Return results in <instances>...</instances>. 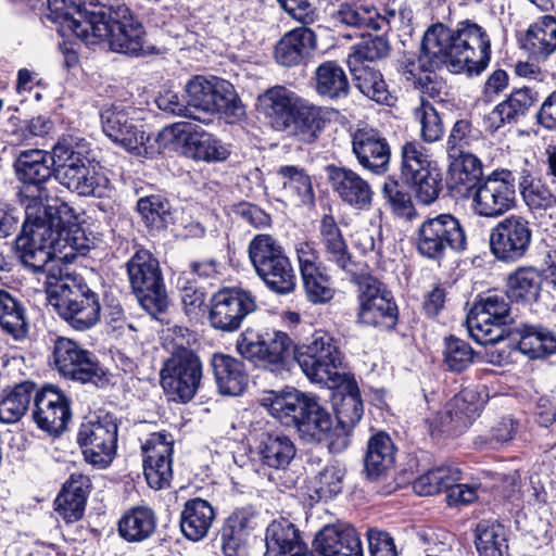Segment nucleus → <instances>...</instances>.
Segmentation results:
<instances>
[{"mask_svg":"<svg viewBox=\"0 0 556 556\" xmlns=\"http://www.w3.org/2000/svg\"><path fill=\"white\" fill-rule=\"evenodd\" d=\"M316 92L328 99L349 94L350 83L343 67L336 61H325L315 71Z\"/></svg>","mask_w":556,"mask_h":556,"instance_id":"nucleus-48","label":"nucleus"},{"mask_svg":"<svg viewBox=\"0 0 556 556\" xmlns=\"http://www.w3.org/2000/svg\"><path fill=\"white\" fill-rule=\"evenodd\" d=\"M302 543L299 529L290 520H273L265 531L264 556H288L293 551H299Z\"/></svg>","mask_w":556,"mask_h":556,"instance_id":"nucleus-41","label":"nucleus"},{"mask_svg":"<svg viewBox=\"0 0 556 556\" xmlns=\"http://www.w3.org/2000/svg\"><path fill=\"white\" fill-rule=\"evenodd\" d=\"M143 473L148 484L154 490L169 485L173 478L174 440L172 434L162 431L150 434L142 444Z\"/></svg>","mask_w":556,"mask_h":556,"instance_id":"nucleus-23","label":"nucleus"},{"mask_svg":"<svg viewBox=\"0 0 556 556\" xmlns=\"http://www.w3.org/2000/svg\"><path fill=\"white\" fill-rule=\"evenodd\" d=\"M170 132L182 142V153L192 160L207 163L225 161L229 146L214 135L191 123H176Z\"/></svg>","mask_w":556,"mask_h":556,"instance_id":"nucleus-24","label":"nucleus"},{"mask_svg":"<svg viewBox=\"0 0 556 556\" xmlns=\"http://www.w3.org/2000/svg\"><path fill=\"white\" fill-rule=\"evenodd\" d=\"M327 180L334 194L346 206L356 211H369L375 191L367 179L354 169L329 164L325 167Z\"/></svg>","mask_w":556,"mask_h":556,"instance_id":"nucleus-22","label":"nucleus"},{"mask_svg":"<svg viewBox=\"0 0 556 556\" xmlns=\"http://www.w3.org/2000/svg\"><path fill=\"white\" fill-rule=\"evenodd\" d=\"M211 366L217 390L223 395H241L248 387L249 375L240 359L215 353L211 358Z\"/></svg>","mask_w":556,"mask_h":556,"instance_id":"nucleus-33","label":"nucleus"},{"mask_svg":"<svg viewBox=\"0 0 556 556\" xmlns=\"http://www.w3.org/2000/svg\"><path fill=\"white\" fill-rule=\"evenodd\" d=\"M60 184L68 190L83 197H106L110 191V180L92 162L61 178Z\"/></svg>","mask_w":556,"mask_h":556,"instance_id":"nucleus-37","label":"nucleus"},{"mask_svg":"<svg viewBox=\"0 0 556 556\" xmlns=\"http://www.w3.org/2000/svg\"><path fill=\"white\" fill-rule=\"evenodd\" d=\"M278 175L282 179L283 189L296 195L302 203H309L314 199L309 176L300 167L281 166Z\"/></svg>","mask_w":556,"mask_h":556,"instance_id":"nucleus-64","label":"nucleus"},{"mask_svg":"<svg viewBox=\"0 0 556 556\" xmlns=\"http://www.w3.org/2000/svg\"><path fill=\"white\" fill-rule=\"evenodd\" d=\"M269 414L287 427L296 428L301 439L307 443L336 440L333 421L329 412L314 397L288 389L270 392L264 400Z\"/></svg>","mask_w":556,"mask_h":556,"instance_id":"nucleus-3","label":"nucleus"},{"mask_svg":"<svg viewBox=\"0 0 556 556\" xmlns=\"http://www.w3.org/2000/svg\"><path fill=\"white\" fill-rule=\"evenodd\" d=\"M305 296L312 304H327L336 295L334 283L329 275L319 270L302 276Z\"/></svg>","mask_w":556,"mask_h":556,"instance_id":"nucleus-62","label":"nucleus"},{"mask_svg":"<svg viewBox=\"0 0 556 556\" xmlns=\"http://www.w3.org/2000/svg\"><path fill=\"white\" fill-rule=\"evenodd\" d=\"M319 241L327 261L351 271L353 262L343 235L332 215H325L319 225Z\"/></svg>","mask_w":556,"mask_h":556,"instance_id":"nucleus-40","label":"nucleus"},{"mask_svg":"<svg viewBox=\"0 0 556 556\" xmlns=\"http://www.w3.org/2000/svg\"><path fill=\"white\" fill-rule=\"evenodd\" d=\"M534 59L544 60L556 50V18L545 15L531 24L521 41Z\"/></svg>","mask_w":556,"mask_h":556,"instance_id":"nucleus-42","label":"nucleus"},{"mask_svg":"<svg viewBox=\"0 0 556 556\" xmlns=\"http://www.w3.org/2000/svg\"><path fill=\"white\" fill-rule=\"evenodd\" d=\"M91 489L90 479L83 473H72L54 501V510L67 523L81 519Z\"/></svg>","mask_w":556,"mask_h":556,"instance_id":"nucleus-32","label":"nucleus"},{"mask_svg":"<svg viewBox=\"0 0 556 556\" xmlns=\"http://www.w3.org/2000/svg\"><path fill=\"white\" fill-rule=\"evenodd\" d=\"M352 152L358 165L374 175L381 176L390 169V144L375 128H358L353 132Z\"/></svg>","mask_w":556,"mask_h":556,"instance_id":"nucleus-25","label":"nucleus"},{"mask_svg":"<svg viewBox=\"0 0 556 556\" xmlns=\"http://www.w3.org/2000/svg\"><path fill=\"white\" fill-rule=\"evenodd\" d=\"M214 519L215 510L207 501L191 498L180 513V530L186 539L197 542L207 535Z\"/></svg>","mask_w":556,"mask_h":556,"instance_id":"nucleus-36","label":"nucleus"},{"mask_svg":"<svg viewBox=\"0 0 556 556\" xmlns=\"http://www.w3.org/2000/svg\"><path fill=\"white\" fill-rule=\"evenodd\" d=\"M203 376L202 362L191 349L179 346L160 370L164 392L176 402L187 403L198 392Z\"/></svg>","mask_w":556,"mask_h":556,"instance_id":"nucleus-9","label":"nucleus"},{"mask_svg":"<svg viewBox=\"0 0 556 556\" xmlns=\"http://www.w3.org/2000/svg\"><path fill=\"white\" fill-rule=\"evenodd\" d=\"M36 392V384L31 381H23L4 391L0 399V421L3 424L18 421L27 412Z\"/></svg>","mask_w":556,"mask_h":556,"instance_id":"nucleus-49","label":"nucleus"},{"mask_svg":"<svg viewBox=\"0 0 556 556\" xmlns=\"http://www.w3.org/2000/svg\"><path fill=\"white\" fill-rule=\"evenodd\" d=\"M295 455L294 442L283 433H264L257 445L258 459L269 469L268 479L277 486L289 489L294 484L288 471Z\"/></svg>","mask_w":556,"mask_h":556,"instance_id":"nucleus-20","label":"nucleus"},{"mask_svg":"<svg viewBox=\"0 0 556 556\" xmlns=\"http://www.w3.org/2000/svg\"><path fill=\"white\" fill-rule=\"evenodd\" d=\"M475 544L479 556H504L507 548L504 528L495 522L480 521L476 528Z\"/></svg>","mask_w":556,"mask_h":556,"instance_id":"nucleus-56","label":"nucleus"},{"mask_svg":"<svg viewBox=\"0 0 556 556\" xmlns=\"http://www.w3.org/2000/svg\"><path fill=\"white\" fill-rule=\"evenodd\" d=\"M351 72L357 89L380 104L391 105L395 98L389 91L382 74L368 65H353Z\"/></svg>","mask_w":556,"mask_h":556,"instance_id":"nucleus-50","label":"nucleus"},{"mask_svg":"<svg viewBox=\"0 0 556 556\" xmlns=\"http://www.w3.org/2000/svg\"><path fill=\"white\" fill-rule=\"evenodd\" d=\"M472 213L480 217L497 218L516 205V187L513 173L494 170L481 181L468 198Z\"/></svg>","mask_w":556,"mask_h":556,"instance_id":"nucleus-14","label":"nucleus"},{"mask_svg":"<svg viewBox=\"0 0 556 556\" xmlns=\"http://www.w3.org/2000/svg\"><path fill=\"white\" fill-rule=\"evenodd\" d=\"M540 96L530 86L515 88L506 100L498 103L490 114L495 128L506 123L517 122L539 102Z\"/></svg>","mask_w":556,"mask_h":556,"instance_id":"nucleus-38","label":"nucleus"},{"mask_svg":"<svg viewBox=\"0 0 556 556\" xmlns=\"http://www.w3.org/2000/svg\"><path fill=\"white\" fill-rule=\"evenodd\" d=\"M358 293L357 321L384 330H392L399 319V308L391 290L372 276L362 277Z\"/></svg>","mask_w":556,"mask_h":556,"instance_id":"nucleus-13","label":"nucleus"},{"mask_svg":"<svg viewBox=\"0 0 556 556\" xmlns=\"http://www.w3.org/2000/svg\"><path fill=\"white\" fill-rule=\"evenodd\" d=\"M248 253L255 271L285 258L282 245L270 235H257L249 243Z\"/></svg>","mask_w":556,"mask_h":556,"instance_id":"nucleus-55","label":"nucleus"},{"mask_svg":"<svg viewBox=\"0 0 556 556\" xmlns=\"http://www.w3.org/2000/svg\"><path fill=\"white\" fill-rule=\"evenodd\" d=\"M510 312L506 293H489L481 296L467 315L470 337L481 345L494 344L503 339Z\"/></svg>","mask_w":556,"mask_h":556,"instance_id":"nucleus-12","label":"nucleus"},{"mask_svg":"<svg viewBox=\"0 0 556 556\" xmlns=\"http://www.w3.org/2000/svg\"><path fill=\"white\" fill-rule=\"evenodd\" d=\"M303 100L285 86L268 88L257 97V108L278 130L291 128L293 115Z\"/></svg>","mask_w":556,"mask_h":556,"instance_id":"nucleus-29","label":"nucleus"},{"mask_svg":"<svg viewBox=\"0 0 556 556\" xmlns=\"http://www.w3.org/2000/svg\"><path fill=\"white\" fill-rule=\"evenodd\" d=\"M16 176L23 182L21 195L25 205L42 204V200L48 198V190L45 184L50 179L53 169L52 155L45 150L31 149L20 152L14 163Z\"/></svg>","mask_w":556,"mask_h":556,"instance_id":"nucleus-16","label":"nucleus"},{"mask_svg":"<svg viewBox=\"0 0 556 556\" xmlns=\"http://www.w3.org/2000/svg\"><path fill=\"white\" fill-rule=\"evenodd\" d=\"M136 113L135 108L114 103L101 111L100 118L102 130L112 142L130 153L140 154L149 136L135 119Z\"/></svg>","mask_w":556,"mask_h":556,"instance_id":"nucleus-18","label":"nucleus"},{"mask_svg":"<svg viewBox=\"0 0 556 556\" xmlns=\"http://www.w3.org/2000/svg\"><path fill=\"white\" fill-rule=\"evenodd\" d=\"M336 27L386 33L390 18L371 2L351 0L341 2L330 15Z\"/></svg>","mask_w":556,"mask_h":556,"instance_id":"nucleus-27","label":"nucleus"},{"mask_svg":"<svg viewBox=\"0 0 556 556\" xmlns=\"http://www.w3.org/2000/svg\"><path fill=\"white\" fill-rule=\"evenodd\" d=\"M467 248L465 230L454 215L439 214L421 223L416 233V249L430 260H441L447 250L462 252Z\"/></svg>","mask_w":556,"mask_h":556,"instance_id":"nucleus-10","label":"nucleus"},{"mask_svg":"<svg viewBox=\"0 0 556 556\" xmlns=\"http://www.w3.org/2000/svg\"><path fill=\"white\" fill-rule=\"evenodd\" d=\"M333 388L336 391L332 401L338 426L333 431L336 440L331 441V451L338 453L349 446V435L359 422L364 408L359 389L354 379L343 377Z\"/></svg>","mask_w":556,"mask_h":556,"instance_id":"nucleus-19","label":"nucleus"},{"mask_svg":"<svg viewBox=\"0 0 556 556\" xmlns=\"http://www.w3.org/2000/svg\"><path fill=\"white\" fill-rule=\"evenodd\" d=\"M55 303L58 314L72 328L84 331L92 328L100 319L101 305L98 294L83 280L60 279L55 282Z\"/></svg>","mask_w":556,"mask_h":556,"instance_id":"nucleus-5","label":"nucleus"},{"mask_svg":"<svg viewBox=\"0 0 556 556\" xmlns=\"http://www.w3.org/2000/svg\"><path fill=\"white\" fill-rule=\"evenodd\" d=\"M86 45H97L106 40L112 51L131 56L152 53L153 47L146 41V31L141 22L125 4L110 8L109 15H93Z\"/></svg>","mask_w":556,"mask_h":556,"instance_id":"nucleus-4","label":"nucleus"},{"mask_svg":"<svg viewBox=\"0 0 556 556\" xmlns=\"http://www.w3.org/2000/svg\"><path fill=\"white\" fill-rule=\"evenodd\" d=\"M325 126V119L321 117L317 108L307 105L304 101L300 104L296 114L292 118V131L299 140L309 143L317 139Z\"/></svg>","mask_w":556,"mask_h":556,"instance_id":"nucleus-57","label":"nucleus"},{"mask_svg":"<svg viewBox=\"0 0 556 556\" xmlns=\"http://www.w3.org/2000/svg\"><path fill=\"white\" fill-rule=\"evenodd\" d=\"M481 131L469 119H458L454 123L446 140L448 157H459L475 143L481 140Z\"/></svg>","mask_w":556,"mask_h":556,"instance_id":"nucleus-58","label":"nucleus"},{"mask_svg":"<svg viewBox=\"0 0 556 556\" xmlns=\"http://www.w3.org/2000/svg\"><path fill=\"white\" fill-rule=\"evenodd\" d=\"M521 198L531 212H546L556 207V189L533 177L527 169L522 170L518 180Z\"/></svg>","mask_w":556,"mask_h":556,"instance_id":"nucleus-47","label":"nucleus"},{"mask_svg":"<svg viewBox=\"0 0 556 556\" xmlns=\"http://www.w3.org/2000/svg\"><path fill=\"white\" fill-rule=\"evenodd\" d=\"M401 159V174L405 181L437 166L427 150L416 141H408L402 146Z\"/></svg>","mask_w":556,"mask_h":556,"instance_id":"nucleus-60","label":"nucleus"},{"mask_svg":"<svg viewBox=\"0 0 556 556\" xmlns=\"http://www.w3.org/2000/svg\"><path fill=\"white\" fill-rule=\"evenodd\" d=\"M33 418L43 431L58 435L66 428L71 418L67 397L54 387H45L34 396Z\"/></svg>","mask_w":556,"mask_h":556,"instance_id":"nucleus-26","label":"nucleus"},{"mask_svg":"<svg viewBox=\"0 0 556 556\" xmlns=\"http://www.w3.org/2000/svg\"><path fill=\"white\" fill-rule=\"evenodd\" d=\"M255 273L265 286L277 294H289L296 287L295 270L288 256Z\"/></svg>","mask_w":556,"mask_h":556,"instance_id":"nucleus-53","label":"nucleus"},{"mask_svg":"<svg viewBox=\"0 0 556 556\" xmlns=\"http://www.w3.org/2000/svg\"><path fill=\"white\" fill-rule=\"evenodd\" d=\"M530 220L511 214L501 219L490 231V251L500 262L513 264L526 256L532 243Z\"/></svg>","mask_w":556,"mask_h":556,"instance_id":"nucleus-15","label":"nucleus"},{"mask_svg":"<svg viewBox=\"0 0 556 556\" xmlns=\"http://www.w3.org/2000/svg\"><path fill=\"white\" fill-rule=\"evenodd\" d=\"M510 336L529 358H542L556 352V336L545 328L523 324L515 327Z\"/></svg>","mask_w":556,"mask_h":556,"instance_id":"nucleus-39","label":"nucleus"},{"mask_svg":"<svg viewBox=\"0 0 556 556\" xmlns=\"http://www.w3.org/2000/svg\"><path fill=\"white\" fill-rule=\"evenodd\" d=\"M448 160L450 187L457 195L468 199L485 178L481 161L472 153Z\"/></svg>","mask_w":556,"mask_h":556,"instance_id":"nucleus-35","label":"nucleus"},{"mask_svg":"<svg viewBox=\"0 0 556 556\" xmlns=\"http://www.w3.org/2000/svg\"><path fill=\"white\" fill-rule=\"evenodd\" d=\"M460 480V470L453 466H439L419 476L413 489L420 496L435 495Z\"/></svg>","mask_w":556,"mask_h":556,"instance_id":"nucleus-54","label":"nucleus"},{"mask_svg":"<svg viewBox=\"0 0 556 556\" xmlns=\"http://www.w3.org/2000/svg\"><path fill=\"white\" fill-rule=\"evenodd\" d=\"M394 464V445L386 433L372 435L367 444L365 456V472L369 480H378Z\"/></svg>","mask_w":556,"mask_h":556,"instance_id":"nucleus-45","label":"nucleus"},{"mask_svg":"<svg viewBox=\"0 0 556 556\" xmlns=\"http://www.w3.org/2000/svg\"><path fill=\"white\" fill-rule=\"evenodd\" d=\"M317 48V37L313 29L301 26L286 33L277 42L275 59L280 65L292 67L300 65Z\"/></svg>","mask_w":556,"mask_h":556,"instance_id":"nucleus-31","label":"nucleus"},{"mask_svg":"<svg viewBox=\"0 0 556 556\" xmlns=\"http://www.w3.org/2000/svg\"><path fill=\"white\" fill-rule=\"evenodd\" d=\"M256 308L255 296L250 291L241 288H223L211 299L208 320L217 330L233 332Z\"/></svg>","mask_w":556,"mask_h":556,"instance_id":"nucleus-17","label":"nucleus"},{"mask_svg":"<svg viewBox=\"0 0 556 556\" xmlns=\"http://www.w3.org/2000/svg\"><path fill=\"white\" fill-rule=\"evenodd\" d=\"M543 286V271L532 265L518 266L506 278V296L521 304L536 302Z\"/></svg>","mask_w":556,"mask_h":556,"instance_id":"nucleus-34","label":"nucleus"},{"mask_svg":"<svg viewBox=\"0 0 556 556\" xmlns=\"http://www.w3.org/2000/svg\"><path fill=\"white\" fill-rule=\"evenodd\" d=\"M137 210L148 227L164 228L172 220L169 202L160 194L140 198Z\"/></svg>","mask_w":556,"mask_h":556,"instance_id":"nucleus-61","label":"nucleus"},{"mask_svg":"<svg viewBox=\"0 0 556 556\" xmlns=\"http://www.w3.org/2000/svg\"><path fill=\"white\" fill-rule=\"evenodd\" d=\"M61 210L48 205H27L24 222V235L16 239V250L25 267L34 273H47L48 278L60 279L61 268L58 262L72 261L77 255H85L89 247L78 242L77 236H72L61 217Z\"/></svg>","mask_w":556,"mask_h":556,"instance_id":"nucleus-2","label":"nucleus"},{"mask_svg":"<svg viewBox=\"0 0 556 556\" xmlns=\"http://www.w3.org/2000/svg\"><path fill=\"white\" fill-rule=\"evenodd\" d=\"M345 469L339 465L326 466L314 479L313 489L318 500L334 498L343 490Z\"/></svg>","mask_w":556,"mask_h":556,"instance_id":"nucleus-63","label":"nucleus"},{"mask_svg":"<svg viewBox=\"0 0 556 556\" xmlns=\"http://www.w3.org/2000/svg\"><path fill=\"white\" fill-rule=\"evenodd\" d=\"M316 556H364L356 529L345 523L326 525L315 535Z\"/></svg>","mask_w":556,"mask_h":556,"instance_id":"nucleus-28","label":"nucleus"},{"mask_svg":"<svg viewBox=\"0 0 556 556\" xmlns=\"http://www.w3.org/2000/svg\"><path fill=\"white\" fill-rule=\"evenodd\" d=\"M127 275L140 305L152 316L168 306L159 261L148 251L138 250L126 264Z\"/></svg>","mask_w":556,"mask_h":556,"instance_id":"nucleus-7","label":"nucleus"},{"mask_svg":"<svg viewBox=\"0 0 556 556\" xmlns=\"http://www.w3.org/2000/svg\"><path fill=\"white\" fill-rule=\"evenodd\" d=\"M53 166L56 178L68 175L92 162L89 157V148L85 141H75L73 138L59 140L52 149Z\"/></svg>","mask_w":556,"mask_h":556,"instance_id":"nucleus-44","label":"nucleus"},{"mask_svg":"<svg viewBox=\"0 0 556 556\" xmlns=\"http://www.w3.org/2000/svg\"><path fill=\"white\" fill-rule=\"evenodd\" d=\"M484 400L472 388L463 389L446 405L440 420L444 431L457 432L468 428L480 415Z\"/></svg>","mask_w":556,"mask_h":556,"instance_id":"nucleus-30","label":"nucleus"},{"mask_svg":"<svg viewBox=\"0 0 556 556\" xmlns=\"http://www.w3.org/2000/svg\"><path fill=\"white\" fill-rule=\"evenodd\" d=\"M156 529V516L147 506H137L127 510L118 522L119 535L127 542H142Z\"/></svg>","mask_w":556,"mask_h":556,"instance_id":"nucleus-46","label":"nucleus"},{"mask_svg":"<svg viewBox=\"0 0 556 556\" xmlns=\"http://www.w3.org/2000/svg\"><path fill=\"white\" fill-rule=\"evenodd\" d=\"M190 109L219 113L229 123L244 115V106L228 80L211 76H194L185 87Z\"/></svg>","mask_w":556,"mask_h":556,"instance_id":"nucleus-6","label":"nucleus"},{"mask_svg":"<svg viewBox=\"0 0 556 556\" xmlns=\"http://www.w3.org/2000/svg\"><path fill=\"white\" fill-rule=\"evenodd\" d=\"M46 4L49 20L64 24L77 38L86 42L90 27L83 25H87L89 22L78 16V7L75 0H46Z\"/></svg>","mask_w":556,"mask_h":556,"instance_id":"nucleus-52","label":"nucleus"},{"mask_svg":"<svg viewBox=\"0 0 556 556\" xmlns=\"http://www.w3.org/2000/svg\"><path fill=\"white\" fill-rule=\"evenodd\" d=\"M294 353L292 339L285 332L266 333L263 338L261 364L271 371L285 369L291 355Z\"/></svg>","mask_w":556,"mask_h":556,"instance_id":"nucleus-51","label":"nucleus"},{"mask_svg":"<svg viewBox=\"0 0 556 556\" xmlns=\"http://www.w3.org/2000/svg\"><path fill=\"white\" fill-rule=\"evenodd\" d=\"M295 361L305 376L313 382L334 387L344 376L338 374L342 354L334 338L325 330H316L303 351H298Z\"/></svg>","mask_w":556,"mask_h":556,"instance_id":"nucleus-8","label":"nucleus"},{"mask_svg":"<svg viewBox=\"0 0 556 556\" xmlns=\"http://www.w3.org/2000/svg\"><path fill=\"white\" fill-rule=\"evenodd\" d=\"M0 328L16 341L28 336L29 323L22 301L7 290L0 289Z\"/></svg>","mask_w":556,"mask_h":556,"instance_id":"nucleus-43","label":"nucleus"},{"mask_svg":"<svg viewBox=\"0 0 556 556\" xmlns=\"http://www.w3.org/2000/svg\"><path fill=\"white\" fill-rule=\"evenodd\" d=\"M118 427L109 413L91 415L85 419L77 432V442L85 460L98 468H106L116 454Z\"/></svg>","mask_w":556,"mask_h":556,"instance_id":"nucleus-11","label":"nucleus"},{"mask_svg":"<svg viewBox=\"0 0 556 556\" xmlns=\"http://www.w3.org/2000/svg\"><path fill=\"white\" fill-rule=\"evenodd\" d=\"M381 193L396 216L407 220L416 217L417 213L410 193L395 177L388 176L384 179Z\"/></svg>","mask_w":556,"mask_h":556,"instance_id":"nucleus-59","label":"nucleus"},{"mask_svg":"<svg viewBox=\"0 0 556 556\" xmlns=\"http://www.w3.org/2000/svg\"><path fill=\"white\" fill-rule=\"evenodd\" d=\"M490 59V37L480 25L468 20L455 28L438 23L426 30L418 52H405L397 59L396 70L414 86L442 65L455 74L480 75Z\"/></svg>","mask_w":556,"mask_h":556,"instance_id":"nucleus-1","label":"nucleus"},{"mask_svg":"<svg viewBox=\"0 0 556 556\" xmlns=\"http://www.w3.org/2000/svg\"><path fill=\"white\" fill-rule=\"evenodd\" d=\"M53 358L59 372L75 381L94 382L103 374L96 356L67 338L60 337L55 340Z\"/></svg>","mask_w":556,"mask_h":556,"instance_id":"nucleus-21","label":"nucleus"}]
</instances>
